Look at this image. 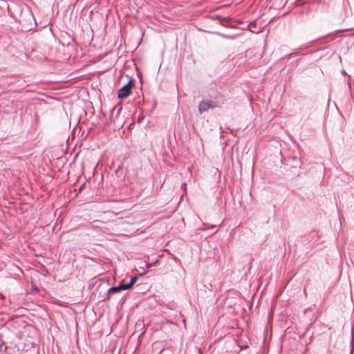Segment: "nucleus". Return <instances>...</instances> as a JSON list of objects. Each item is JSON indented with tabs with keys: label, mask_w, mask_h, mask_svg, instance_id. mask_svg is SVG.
<instances>
[{
	"label": "nucleus",
	"mask_w": 354,
	"mask_h": 354,
	"mask_svg": "<svg viewBox=\"0 0 354 354\" xmlns=\"http://www.w3.org/2000/svg\"><path fill=\"white\" fill-rule=\"evenodd\" d=\"M136 281L137 277H133L131 278V281L129 283H125L124 281H122L118 286L111 287L108 290V296L119 292L122 290L130 289L136 283Z\"/></svg>",
	"instance_id": "obj_1"
},
{
	"label": "nucleus",
	"mask_w": 354,
	"mask_h": 354,
	"mask_svg": "<svg viewBox=\"0 0 354 354\" xmlns=\"http://www.w3.org/2000/svg\"><path fill=\"white\" fill-rule=\"evenodd\" d=\"M134 84L133 79H130L127 84L118 90V97L120 99L127 97L131 93Z\"/></svg>",
	"instance_id": "obj_2"
},
{
	"label": "nucleus",
	"mask_w": 354,
	"mask_h": 354,
	"mask_svg": "<svg viewBox=\"0 0 354 354\" xmlns=\"http://www.w3.org/2000/svg\"><path fill=\"white\" fill-rule=\"evenodd\" d=\"M216 102L212 100H203L200 102L198 105V111L201 113L208 111L210 109H214L216 107L219 106Z\"/></svg>",
	"instance_id": "obj_3"
},
{
	"label": "nucleus",
	"mask_w": 354,
	"mask_h": 354,
	"mask_svg": "<svg viewBox=\"0 0 354 354\" xmlns=\"http://www.w3.org/2000/svg\"><path fill=\"white\" fill-rule=\"evenodd\" d=\"M290 166L295 168L301 167V161L296 156L290 157L288 159Z\"/></svg>",
	"instance_id": "obj_4"
},
{
	"label": "nucleus",
	"mask_w": 354,
	"mask_h": 354,
	"mask_svg": "<svg viewBox=\"0 0 354 354\" xmlns=\"http://www.w3.org/2000/svg\"><path fill=\"white\" fill-rule=\"evenodd\" d=\"M217 18L219 19L221 24H223V21H226L227 19L222 17L221 16H218Z\"/></svg>",
	"instance_id": "obj_5"
},
{
	"label": "nucleus",
	"mask_w": 354,
	"mask_h": 354,
	"mask_svg": "<svg viewBox=\"0 0 354 354\" xmlns=\"http://www.w3.org/2000/svg\"><path fill=\"white\" fill-rule=\"evenodd\" d=\"M255 24H256V23H255L254 21H252V22H250V23L249 24V26H249L250 28H252V26H255Z\"/></svg>",
	"instance_id": "obj_6"
},
{
	"label": "nucleus",
	"mask_w": 354,
	"mask_h": 354,
	"mask_svg": "<svg viewBox=\"0 0 354 354\" xmlns=\"http://www.w3.org/2000/svg\"><path fill=\"white\" fill-rule=\"evenodd\" d=\"M3 295L2 294L0 293V298H3Z\"/></svg>",
	"instance_id": "obj_7"
},
{
	"label": "nucleus",
	"mask_w": 354,
	"mask_h": 354,
	"mask_svg": "<svg viewBox=\"0 0 354 354\" xmlns=\"http://www.w3.org/2000/svg\"><path fill=\"white\" fill-rule=\"evenodd\" d=\"M182 186L183 187H184V186L186 187V183H183Z\"/></svg>",
	"instance_id": "obj_8"
}]
</instances>
